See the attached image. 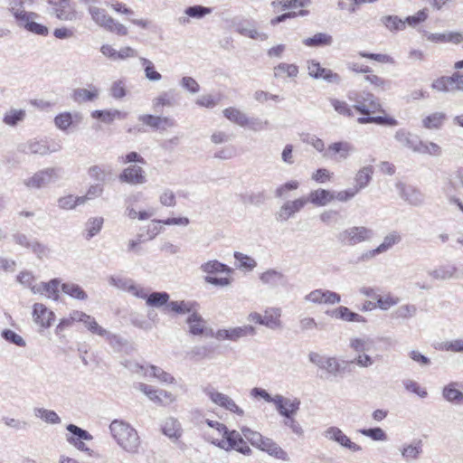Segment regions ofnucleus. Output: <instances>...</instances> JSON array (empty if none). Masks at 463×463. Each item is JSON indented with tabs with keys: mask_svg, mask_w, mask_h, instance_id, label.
<instances>
[{
	"mask_svg": "<svg viewBox=\"0 0 463 463\" xmlns=\"http://www.w3.org/2000/svg\"><path fill=\"white\" fill-rule=\"evenodd\" d=\"M60 149V146L51 149L43 141L30 140L24 146L22 151L25 154L44 156L49 153L56 152Z\"/></svg>",
	"mask_w": 463,
	"mask_h": 463,
	"instance_id": "29",
	"label": "nucleus"
},
{
	"mask_svg": "<svg viewBox=\"0 0 463 463\" xmlns=\"http://www.w3.org/2000/svg\"><path fill=\"white\" fill-rule=\"evenodd\" d=\"M61 168L48 167L34 173L31 177L24 180V184L29 190L42 189L60 178Z\"/></svg>",
	"mask_w": 463,
	"mask_h": 463,
	"instance_id": "7",
	"label": "nucleus"
},
{
	"mask_svg": "<svg viewBox=\"0 0 463 463\" xmlns=\"http://www.w3.org/2000/svg\"><path fill=\"white\" fill-rule=\"evenodd\" d=\"M138 120L154 129L165 130L166 128H173L175 126V119L171 118L154 116L150 114L140 115L138 117Z\"/></svg>",
	"mask_w": 463,
	"mask_h": 463,
	"instance_id": "21",
	"label": "nucleus"
},
{
	"mask_svg": "<svg viewBox=\"0 0 463 463\" xmlns=\"http://www.w3.org/2000/svg\"><path fill=\"white\" fill-rule=\"evenodd\" d=\"M88 11L93 22L107 32L115 33L118 36H127L128 34V28L109 15L106 10L90 5Z\"/></svg>",
	"mask_w": 463,
	"mask_h": 463,
	"instance_id": "5",
	"label": "nucleus"
},
{
	"mask_svg": "<svg viewBox=\"0 0 463 463\" xmlns=\"http://www.w3.org/2000/svg\"><path fill=\"white\" fill-rule=\"evenodd\" d=\"M399 196L412 206H420L425 201L424 194L416 187L402 182L396 184Z\"/></svg>",
	"mask_w": 463,
	"mask_h": 463,
	"instance_id": "13",
	"label": "nucleus"
},
{
	"mask_svg": "<svg viewBox=\"0 0 463 463\" xmlns=\"http://www.w3.org/2000/svg\"><path fill=\"white\" fill-rule=\"evenodd\" d=\"M175 104V90L164 91L152 100L153 109L156 113H162L164 107H174Z\"/></svg>",
	"mask_w": 463,
	"mask_h": 463,
	"instance_id": "26",
	"label": "nucleus"
},
{
	"mask_svg": "<svg viewBox=\"0 0 463 463\" xmlns=\"http://www.w3.org/2000/svg\"><path fill=\"white\" fill-rule=\"evenodd\" d=\"M364 103H357L354 105V109L360 112L361 114L366 117H361L357 118V122L359 124H369L374 123L377 125H384V126H397L398 121L392 118L386 116H376L371 117L370 114L381 112L384 113V109H383L379 100L374 97L372 93H366L364 98H363Z\"/></svg>",
	"mask_w": 463,
	"mask_h": 463,
	"instance_id": "2",
	"label": "nucleus"
},
{
	"mask_svg": "<svg viewBox=\"0 0 463 463\" xmlns=\"http://www.w3.org/2000/svg\"><path fill=\"white\" fill-rule=\"evenodd\" d=\"M329 103L334 108L335 111L336 113H338L339 115L348 117V118L354 117V112H353L354 107L352 108L351 106H349L346 101L340 100L335 98H330Z\"/></svg>",
	"mask_w": 463,
	"mask_h": 463,
	"instance_id": "54",
	"label": "nucleus"
},
{
	"mask_svg": "<svg viewBox=\"0 0 463 463\" xmlns=\"http://www.w3.org/2000/svg\"><path fill=\"white\" fill-rule=\"evenodd\" d=\"M241 434L243 437L248 439L250 444L258 449L260 448L262 442L265 440V437H263L260 433L257 431H253L249 428H242Z\"/></svg>",
	"mask_w": 463,
	"mask_h": 463,
	"instance_id": "62",
	"label": "nucleus"
},
{
	"mask_svg": "<svg viewBox=\"0 0 463 463\" xmlns=\"http://www.w3.org/2000/svg\"><path fill=\"white\" fill-rule=\"evenodd\" d=\"M93 118H97L105 123H111L116 118H123L125 115L119 110L112 109V110H94L91 113Z\"/></svg>",
	"mask_w": 463,
	"mask_h": 463,
	"instance_id": "53",
	"label": "nucleus"
},
{
	"mask_svg": "<svg viewBox=\"0 0 463 463\" xmlns=\"http://www.w3.org/2000/svg\"><path fill=\"white\" fill-rule=\"evenodd\" d=\"M25 118V110L24 109H10L4 116L3 121L7 126L14 127L19 122H22Z\"/></svg>",
	"mask_w": 463,
	"mask_h": 463,
	"instance_id": "55",
	"label": "nucleus"
},
{
	"mask_svg": "<svg viewBox=\"0 0 463 463\" xmlns=\"http://www.w3.org/2000/svg\"><path fill=\"white\" fill-rule=\"evenodd\" d=\"M201 271L206 274H219V273H227L231 274L233 272V269L216 260H209L205 263H203L200 268Z\"/></svg>",
	"mask_w": 463,
	"mask_h": 463,
	"instance_id": "35",
	"label": "nucleus"
},
{
	"mask_svg": "<svg viewBox=\"0 0 463 463\" xmlns=\"http://www.w3.org/2000/svg\"><path fill=\"white\" fill-rule=\"evenodd\" d=\"M194 303L188 301H169L166 309L176 314H186L193 311Z\"/></svg>",
	"mask_w": 463,
	"mask_h": 463,
	"instance_id": "57",
	"label": "nucleus"
},
{
	"mask_svg": "<svg viewBox=\"0 0 463 463\" xmlns=\"http://www.w3.org/2000/svg\"><path fill=\"white\" fill-rule=\"evenodd\" d=\"M260 281L270 288L286 286L288 279L286 274L275 269H269L259 276Z\"/></svg>",
	"mask_w": 463,
	"mask_h": 463,
	"instance_id": "19",
	"label": "nucleus"
},
{
	"mask_svg": "<svg viewBox=\"0 0 463 463\" xmlns=\"http://www.w3.org/2000/svg\"><path fill=\"white\" fill-rule=\"evenodd\" d=\"M323 436L329 441L338 444L342 449L355 453L362 451V447L351 439L338 427L330 426L323 431Z\"/></svg>",
	"mask_w": 463,
	"mask_h": 463,
	"instance_id": "8",
	"label": "nucleus"
},
{
	"mask_svg": "<svg viewBox=\"0 0 463 463\" xmlns=\"http://www.w3.org/2000/svg\"><path fill=\"white\" fill-rule=\"evenodd\" d=\"M34 415L49 424H60L61 421V418L54 411L44 408H35Z\"/></svg>",
	"mask_w": 463,
	"mask_h": 463,
	"instance_id": "52",
	"label": "nucleus"
},
{
	"mask_svg": "<svg viewBox=\"0 0 463 463\" xmlns=\"http://www.w3.org/2000/svg\"><path fill=\"white\" fill-rule=\"evenodd\" d=\"M374 237V232L366 226H350L336 234V240L342 246L353 247L370 241Z\"/></svg>",
	"mask_w": 463,
	"mask_h": 463,
	"instance_id": "6",
	"label": "nucleus"
},
{
	"mask_svg": "<svg viewBox=\"0 0 463 463\" xmlns=\"http://www.w3.org/2000/svg\"><path fill=\"white\" fill-rule=\"evenodd\" d=\"M402 385L406 391L418 395L420 398H426L428 392L425 388L421 387L416 381L406 379L402 381Z\"/></svg>",
	"mask_w": 463,
	"mask_h": 463,
	"instance_id": "63",
	"label": "nucleus"
},
{
	"mask_svg": "<svg viewBox=\"0 0 463 463\" xmlns=\"http://www.w3.org/2000/svg\"><path fill=\"white\" fill-rule=\"evenodd\" d=\"M446 119L447 115L444 112H434L422 118V126L427 129H439Z\"/></svg>",
	"mask_w": 463,
	"mask_h": 463,
	"instance_id": "41",
	"label": "nucleus"
},
{
	"mask_svg": "<svg viewBox=\"0 0 463 463\" xmlns=\"http://www.w3.org/2000/svg\"><path fill=\"white\" fill-rule=\"evenodd\" d=\"M224 117L232 121L234 124H237L241 127H246L247 124V115L241 111L240 109L230 107L223 110Z\"/></svg>",
	"mask_w": 463,
	"mask_h": 463,
	"instance_id": "47",
	"label": "nucleus"
},
{
	"mask_svg": "<svg viewBox=\"0 0 463 463\" xmlns=\"http://www.w3.org/2000/svg\"><path fill=\"white\" fill-rule=\"evenodd\" d=\"M143 297H137V298L145 299L146 303L149 307H161L167 306L170 296L165 291H154L149 293V290L143 287Z\"/></svg>",
	"mask_w": 463,
	"mask_h": 463,
	"instance_id": "24",
	"label": "nucleus"
},
{
	"mask_svg": "<svg viewBox=\"0 0 463 463\" xmlns=\"http://www.w3.org/2000/svg\"><path fill=\"white\" fill-rule=\"evenodd\" d=\"M35 0H10L9 10L15 18L17 23L28 14L29 12L25 11V8L31 7Z\"/></svg>",
	"mask_w": 463,
	"mask_h": 463,
	"instance_id": "34",
	"label": "nucleus"
},
{
	"mask_svg": "<svg viewBox=\"0 0 463 463\" xmlns=\"http://www.w3.org/2000/svg\"><path fill=\"white\" fill-rule=\"evenodd\" d=\"M83 324L87 327V329L90 331L92 334H96L98 335L104 336L107 338H109L111 335V334L109 331L101 327L97 323L95 318L90 317V315L88 316V318H86V322H84Z\"/></svg>",
	"mask_w": 463,
	"mask_h": 463,
	"instance_id": "60",
	"label": "nucleus"
},
{
	"mask_svg": "<svg viewBox=\"0 0 463 463\" xmlns=\"http://www.w3.org/2000/svg\"><path fill=\"white\" fill-rule=\"evenodd\" d=\"M402 458L407 462L417 461L423 453V445L420 439L410 443H403L400 449Z\"/></svg>",
	"mask_w": 463,
	"mask_h": 463,
	"instance_id": "18",
	"label": "nucleus"
},
{
	"mask_svg": "<svg viewBox=\"0 0 463 463\" xmlns=\"http://www.w3.org/2000/svg\"><path fill=\"white\" fill-rule=\"evenodd\" d=\"M364 80L372 84L375 90H386L391 88V81L388 80H385L378 75L368 73Z\"/></svg>",
	"mask_w": 463,
	"mask_h": 463,
	"instance_id": "59",
	"label": "nucleus"
},
{
	"mask_svg": "<svg viewBox=\"0 0 463 463\" xmlns=\"http://www.w3.org/2000/svg\"><path fill=\"white\" fill-rule=\"evenodd\" d=\"M413 152L438 156L441 154V148L438 144L434 142L422 141L418 138Z\"/></svg>",
	"mask_w": 463,
	"mask_h": 463,
	"instance_id": "43",
	"label": "nucleus"
},
{
	"mask_svg": "<svg viewBox=\"0 0 463 463\" xmlns=\"http://www.w3.org/2000/svg\"><path fill=\"white\" fill-rule=\"evenodd\" d=\"M335 192L326 189L312 191L307 200L317 206H325L334 200Z\"/></svg>",
	"mask_w": 463,
	"mask_h": 463,
	"instance_id": "33",
	"label": "nucleus"
},
{
	"mask_svg": "<svg viewBox=\"0 0 463 463\" xmlns=\"http://www.w3.org/2000/svg\"><path fill=\"white\" fill-rule=\"evenodd\" d=\"M109 430L112 437L123 450L130 454L138 453L141 441L137 431L129 423L114 420L109 425Z\"/></svg>",
	"mask_w": 463,
	"mask_h": 463,
	"instance_id": "1",
	"label": "nucleus"
},
{
	"mask_svg": "<svg viewBox=\"0 0 463 463\" xmlns=\"http://www.w3.org/2000/svg\"><path fill=\"white\" fill-rule=\"evenodd\" d=\"M50 14L61 21H74L77 11L71 4V0H48Z\"/></svg>",
	"mask_w": 463,
	"mask_h": 463,
	"instance_id": "9",
	"label": "nucleus"
},
{
	"mask_svg": "<svg viewBox=\"0 0 463 463\" xmlns=\"http://www.w3.org/2000/svg\"><path fill=\"white\" fill-rule=\"evenodd\" d=\"M354 151V146L347 141L335 142L329 145L326 154L334 156L338 154L341 159H346Z\"/></svg>",
	"mask_w": 463,
	"mask_h": 463,
	"instance_id": "30",
	"label": "nucleus"
},
{
	"mask_svg": "<svg viewBox=\"0 0 463 463\" xmlns=\"http://www.w3.org/2000/svg\"><path fill=\"white\" fill-rule=\"evenodd\" d=\"M149 368V375L154 378H156L159 382L166 384H173L175 383V377L171 375L169 373L164 371L162 368L156 365H150Z\"/></svg>",
	"mask_w": 463,
	"mask_h": 463,
	"instance_id": "56",
	"label": "nucleus"
},
{
	"mask_svg": "<svg viewBox=\"0 0 463 463\" xmlns=\"http://www.w3.org/2000/svg\"><path fill=\"white\" fill-rule=\"evenodd\" d=\"M103 222L104 219L102 217L90 218L85 223L86 239L90 240L97 235L100 232Z\"/></svg>",
	"mask_w": 463,
	"mask_h": 463,
	"instance_id": "50",
	"label": "nucleus"
},
{
	"mask_svg": "<svg viewBox=\"0 0 463 463\" xmlns=\"http://www.w3.org/2000/svg\"><path fill=\"white\" fill-rule=\"evenodd\" d=\"M1 336L8 343L13 344L19 347H25V340L17 333L11 329H4L1 332Z\"/></svg>",
	"mask_w": 463,
	"mask_h": 463,
	"instance_id": "61",
	"label": "nucleus"
},
{
	"mask_svg": "<svg viewBox=\"0 0 463 463\" xmlns=\"http://www.w3.org/2000/svg\"><path fill=\"white\" fill-rule=\"evenodd\" d=\"M161 431L172 440H177L183 435L182 425L179 420L174 417H168L162 421Z\"/></svg>",
	"mask_w": 463,
	"mask_h": 463,
	"instance_id": "25",
	"label": "nucleus"
},
{
	"mask_svg": "<svg viewBox=\"0 0 463 463\" xmlns=\"http://www.w3.org/2000/svg\"><path fill=\"white\" fill-rule=\"evenodd\" d=\"M267 195L265 191L250 192L241 194V201L245 205L260 206L266 201Z\"/></svg>",
	"mask_w": 463,
	"mask_h": 463,
	"instance_id": "46",
	"label": "nucleus"
},
{
	"mask_svg": "<svg viewBox=\"0 0 463 463\" xmlns=\"http://www.w3.org/2000/svg\"><path fill=\"white\" fill-rule=\"evenodd\" d=\"M99 96V90L96 87H91L90 90L78 88L75 89L71 94L72 99L77 103L92 101Z\"/></svg>",
	"mask_w": 463,
	"mask_h": 463,
	"instance_id": "38",
	"label": "nucleus"
},
{
	"mask_svg": "<svg viewBox=\"0 0 463 463\" xmlns=\"http://www.w3.org/2000/svg\"><path fill=\"white\" fill-rule=\"evenodd\" d=\"M457 268L455 266L444 265L429 271V275L434 279L447 280L456 277Z\"/></svg>",
	"mask_w": 463,
	"mask_h": 463,
	"instance_id": "42",
	"label": "nucleus"
},
{
	"mask_svg": "<svg viewBox=\"0 0 463 463\" xmlns=\"http://www.w3.org/2000/svg\"><path fill=\"white\" fill-rule=\"evenodd\" d=\"M303 44L307 47H324L333 43V37L326 33H317L312 37L303 39Z\"/></svg>",
	"mask_w": 463,
	"mask_h": 463,
	"instance_id": "36",
	"label": "nucleus"
},
{
	"mask_svg": "<svg viewBox=\"0 0 463 463\" xmlns=\"http://www.w3.org/2000/svg\"><path fill=\"white\" fill-rule=\"evenodd\" d=\"M402 237L398 232H392L384 236L382 243L377 246L381 253H385L390 250L394 245L400 243Z\"/></svg>",
	"mask_w": 463,
	"mask_h": 463,
	"instance_id": "51",
	"label": "nucleus"
},
{
	"mask_svg": "<svg viewBox=\"0 0 463 463\" xmlns=\"http://www.w3.org/2000/svg\"><path fill=\"white\" fill-rule=\"evenodd\" d=\"M463 384L459 382H450L442 388V397L448 402L455 405L463 404V392L459 389Z\"/></svg>",
	"mask_w": 463,
	"mask_h": 463,
	"instance_id": "22",
	"label": "nucleus"
},
{
	"mask_svg": "<svg viewBox=\"0 0 463 463\" xmlns=\"http://www.w3.org/2000/svg\"><path fill=\"white\" fill-rule=\"evenodd\" d=\"M311 0H291V18L307 16L309 14L308 7Z\"/></svg>",
	"mask_w": 463,
	"mask_h": 463,
	"instance_id": "48",
	"label": "nucleus"
},
{
	"mask_svg": "<svg viewBox=\"0 0 463 463\" xmlns=\"http://www.w3.org/2000/svg\"><path fill=\"white\" fill-rule=\"evenodd\" d=\"M109 283L110 286L128 292L136 298L143 297V287L137 284L132 279L122 276H111L109 279Z\"/></svg>",
	"mask_w": 463,
	"mask_h": 463,
	"instance_id": "15",
	"label": "nucleus"
},
{
	"mask_svg": "<svg viewBox=\"0 0 463 463\" xmlns=\"http://www.w3.org/2000/svg\"><path fill=\"white\" fill-rule=\"evenodd\" d=\"M394 139L399 142L402 146L414 151L418 137L413 136L410 131L405 128L398 129L394 134Z\"/></svg>",
	"mask_w": 463,
	"mask_h": 463,
	"instance_id": "37",
	"label": "nucleus"
},
{
	"mask_svg": "<svg viewBox=\"0 0 463 463\" xmlns=\"http://www.w3.org/2000/svg\"><path fill=\"white\" fill-rule=\"evenodd\" d=\"M222 439H219L212 437L210 434H206V440L226 451L234 449L243 455H250L251 453L250 448L247 445L242 435L237 430H229L226 428V431L222 433Z\"/></svg>",
	"mask_w": 463,
	"mask_h": 463,
	"instance_id": "4",
	"label": "nucleus"
},
{
	"mask_svg": "<svg viewBox=\"0 0 463 463\" xmlns=\"http://www.w3.org/2000/svg\"><path fill=\"white\" fill-rule=\"evenodd\" d=\"M204 392L214 404L236 415H244V411L241 409L230 396L220 392L212 387L206 388Z\"/></svg>",
	"mask_w": 463,
	"mask_h": 463,
	"instance_id": "11",
	"label": "nucleus"
},
{
	"mask_svg": "<svg viewBox=\"0 0 463 463\" xmlns=\"http://www.w3.org/2000/svg\"><path fill=\"white\" fill-rule=\"evenodd\" d=\"M61 290L64 294L78 300H86L88 298V295L84 291V289L80 286L73 282L62 283Z\"/></svg>",
	"mask_w": 463,
	"mask_h": 463,
	"instance_id": "45",
	"label": "nucleus"
},
{
	"mask_svg": "<svg viewBox=\"0 0 463 463\" xmlns=\"http://www.w3.org/2000/svg\"><path fill=\"white\" fill-rule=\"evenodd\" d=\"M236 32L251 39L264 41L268 38L266 33L258 32L249 21H241L234 24Z\"/></svg>",
	"mask_w": 463,
	"mask_h": 463,
	"instance_id": "32",
	"label": "nucleus"
},
{
	"mask_svg": "<svg viewBox=\"0 0 463 463\" xmlns=\"http://www.w3.org/2000/svg\"><path fill=\"white\" fill-rule=\"evenodd\" d=\"M381 23L392 33L403 31L406 28V21L397 15H384L381 18Z\"/></svg>",
	"mask_w": 463,
	"mask_h": 463,
	"instance_id": "44",
	"label": "nucleus"
},
{
	"mask_svg": "<svg viewBox=\"0 0 463 463\" xmlns=\"http://www.w3.org/2000/svg\"><path fill=\"white\" fill-rule=\"evenodd\" d=\"M373 166L365 165L360 168L354 175V187L360 192L366 188L373 179Z\"/></svg>",
	"mask_w": 463,
	"mask_h": 463,
	"instance_id": "31",
	"label": "nucleus"
},
{
	"mask_svg": "<svg viewBox=\"0 0 463 463\" xmlns=\"http://www.w3.org/2000/svg\"><path fill=\"white\" fill-rule=\"evenodd\" d=\"M66 430L70 432V435L66 436V440L71 445H73L80 451L90 450L84 443V440H91L93 439L92 435L89 431L72 423L68 424Z\"/></svg>",
	"mask_w": 463,
	"mask_h": 463,
	"instance_id": "12",
	"label": "nucleus"
},
{
	"mask_svg": "<svg viewBox=\"0 0 463 463\" xmlns=\"http://www.w3.org/2000/svg\"><path fill=\"white\" fill-rule=\"evenodd\" d=\"M255 334V327L250 325L229 329H219L215 333L213 331V329H210V336L215 337L218 340L238 341L240 338L248 335H254Z\"/></svg>",
	"mask_w": 463,
	"mask_h": 463,
	"instance_id": "10",
	"label": "nucleus"
},
{
	"mask_svg": "<svg viewBox=\"0 0 463 463\" xmlns=\"http://www.w3.org/2000/svg\"><path fill=\"white\" fill-rule=\"evenodd\" d=\"M186 323L189 326V333L194 335H202L206 334L210 335V330L206 328V322L203 318L196 312L190 314L186 319Z\"/></svg>",
	"mask_w": 463,
	"mask_h": 463,
	"instance_id": "27",
	"label": "nucleus"
},
{
	"mask_svg": "<svg viewBox=\"0 0 463 463\" xmlns=\"http://www.w3.org/2000/svg\"><path fill=\"white\" fill-rule=\"evenodd\" d=\"M448 80L449 92H463V72H454L451 76H448Z\"/></svg>",
	"mask_w": 463,
	"mask_h": 463,
	"instance_id": "64",
	"label": "nucleus"
},
{
	"mask_svg": "<svg viewBox=\"0 0 463 463\" xmlns=\"http://www.w3.org/2000/svg\"><path fill=\"white\" fill-rule=\"evenodd\" d=\"M259 449L267 452L269 455H270L276 458L283 459V460L287 459V455H288L287 452L284 451L271 439L266 438Z\"/></svg>",
	"mask_w": 463,
	"mask_h": 463,
	"instance_id": "40",
	"label": "nucleus"
},
{
	"mask_svg": "<svg viewBox=\"0 0 463 463\" xmlns=\"http://www.w3.org/2000/svg\"><path fill=\"white\" fill-rule=\"evenodd\" d=\"M308 74L317 80H324L327 83L340 84L342 79L339 74L330 69L321 66L318 61H310L307 65Z\"/></svg>",
	"mask_w": 463,
	"mask_h": 463,
	"instance_id": "14",
	"label": "nucleus"
},
{
	"mask_svg": "<svg viewBox=\"0 0 463 463\" xmlns=\"http://www.w3.org/2000/svg\"><path fill=\"white\" fill-rule=\"evenodd\" d=\"M137 388L155 403L159 405L164 403V400L159 393L161 389H156L155 387L143 383H139Z\"/></svg>",
	"mask_w": 463,
	"mask_h": 463,
	"instance_id": "49",
	"label": "nucleus"
},
{
	"mask_svg": "<svg viewBox=\"0 0 463 463\" xmlns=\"http://www.w3.org/2000/svg\"><path fill=\"white\" fill-rule=\"evenodd\" d=\"M118 180L130 185H140L147 181L145 171L138 165H129L125 168L119 174Z\"/></svg>",
	"mask_w": 463,
	"mask_h": 463,
	"instance_id": "16",
	"label": "nucleus"
},
{
	"mask_svg": "<svg viewBox=\"0 0 463 463\" xmlns=\"http://www.w3.org/2000/svg\"><path fill=\"white\" fill-rule=\"evenodd\" d=\"M417 307L413 304H404L400 306L393 312L396 318L409 319L416 316Z\"/></svg>",
	"mask_w": 463,
	"mask_h": 463,
	"instance_id": "58",
	"label": "nucleus"
},
{
	"mask_svg": "<svg viewBox=\"0 0 463 463\" xmlns=\"http://www.w3.org/2000/svg\"><path fill=\"white\" fill-rule=\"evenodd\" d=\"M54 317V313L49 310L43 304L35 303L33 305V318L34 323L39 325L41 327H50Z\"/></svg>",
	"mask_w": 463,
	"mask_h": 463,
	"instance_id": "20",
	"label": "nucleus"
},
{
	"mask_svg": "<svg viewBox=\"0 0 463 463\" xmlns=\"http://www.w3.org/2000/svg\"><path fill=\"white\" fill-rule=\"evenodd\" d=\"M213 9L211 7L195 5L188 6L184 9V14L178 17L177 22L180 25L185 26L190 24L192 19H203L204 16L212 14Z\"/></svg>",
	"mask_w": 463,
	"mask_h": 463,
	"instance_id": "17",
	"label": "nucleus"
},
{
	"mask_svg": "<svg viewBox=\"0 0 463 463\" xmlns=\"http://www.w3.org/2000/svg\"><path fill=\"white\" fill-rule=\"evenodd\" d=\"M350 347L357 354L370 352L373 350L374 340L369 336L353 338Z\"/></svg>",
	"mask_w": 463,
	"mask_h": 463,
	"instance_id": "39",
	"label": "nucleus"
},
{
	"mask_svg": "<svg viewBox=\"0 0 463 463\" xmlns=\"http://www.w3.org/2000/svg\"><path fill=\"white\" fill-rule=\"evenodd\" d=\"M309 361L326 373V378L343 377L350 372L348 366L352 362L340 359L336 356L322 355L316 352L308 354Z\"/></svg>",
	"mask_w": 463,
	"mask_h": 463,
	"instance_id": "3",
	"label": "nucleus"
},
{
	"mask_svg": "<svg viewBox=\"0 0 463 463\" xmlns=\"http://www.w3.org/2000/svg\"><path fill=\"white\" fill-rule=\"evenodd\" d=\"M326 314L334 318L341 319L347 322H365V318L363 316L351 311L348 307L344 306H341L331 311H327Z\"/></svg>",
	"mask_w": 463,
	"mask_h": 463,
	"instance_id": "28",
	"label": "nucleus"
},
{
	"mask_svg": "<svg viewBox=\"0 0 463 463\" xmlns=\"http://www.w3.org/2000/svg\"><path fill=\"white\" fill-rule=\"evenodd\" d=\"M37 17L38 14L36 13L31 12L28 13V14L25 15L24 17H22V19L18 21L16 24L18 26L24 27V29L33 33L46 36L49 33V30L45 25L38 24L33 21Z\"/></svg>",
	"mask_w": 463,
	"mask_h": 463,
	"instance_id": "23",
	"label": "nucleus"
}]
</instances>
